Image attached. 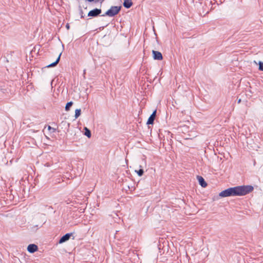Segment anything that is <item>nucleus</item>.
Segmentation results:
<instances>
[{
	"instance_id": "nucleus-1",
	"label": "nucleus",
	"mask_w": 263,
	"mask_h": 263,
	"mask_svg": "<svg viewBox=\"0 0 263 263\" xmlns=\"http://www.w3.org/2000/svg\"><path fill=\"white\" fill-rule=\"evenodd\" d=\"M253 190V187L251 185L237 186L222 191L219 193V196L221 197L243 196Z\"/></svg>"
},
{
	"instance_id": "nucleus-2",
	"label": "nucleus",
	"mask_w": 263,
	"mask_h": 263,
	"mask_svg": "<svg viewBox=\"0 0 263 263\" xmlns=\"http://www.w3.org/2000/svg\"><path fill=\"white\" fill-rule=\"evenodd\" d=\"M121 8V6H111L110 8L108 10L105 14L102 16H104L105 15L109 17H112L118 14Z\"/></svg>"
},
{
	"instance_id": "nucleus-3",
	"label": "nucleus",
	"mask_w": 263,
	"mask_h": 263,
	"mask_svg": "<svg viewBox=\"0 0 263 263\" xmlns=\"http://www.w3.org/2000/svg\"><path fill=\"white\" fill-rule=\"evenodd\" d=\"M101 13V10L100 9L96 8L93 10L90 11L88 13V16L96 17L98 16Z\"/></svg>"
},
{
	"instance_id": "nucleus-4",
	"label": "nucleus",
	"mask_w": 263,
	"mask_h": 263,
	"mask_svg": "<svg viewBox=\"0 0 263 263\" xmlns=\"http://www.w3.org/2000/svg\"><path fill=\"white\" fill-rule=\"evenodd\" d=\"M153 57L155 60H161L163 59L161 53L159 51L152 50Z\"/></svg>"
},
{
	"instance_id": "nucleus-5",
	"label": "nucleus",
	"mask_w": 263,
	"mask_h": 263,
	"mask_svg": "<svg viewBox=\"0 0 263 263\" xmlns=\"http://www.w3.org/2000/svg\"><path fill=\"white\" fill-rule=\"evenodd\" d=\"M37 246L34 244H30L27 247V250L29 252L33 253L37 250Z\"/></svg>"
},
{
	"instance_id": "nucleus-6",
	"label": "nucleus",
	"mask_w": 263,
	"mask_h": 263,
	"mask_svg": "<svg viewBox=\"0 0 263 263\" xmlns=\"http://www.w3.org/2000/svg\"><path fill=\"white\" fill-rule=\"evenodd\" d=\"M156 115V110H154L152 114L150 116L147 121V124H152L154 123V121L155 119Z\"/></svg>"
},
{
	"instance_id": "nucleus-7",
	"label": "nucleus",
	"mask_w": 263,
	"mask_h": 263,
	"mask_svg": "<svg viewBox=\"0 0 263 263\" xmlns=\"http://www.w3.org/2000/svg\"><path fill=\"white\" fill-rule=\"evenodd\" d=\"M71 235V234H69V233L66 234L65 235H64L63 236H62L61 238V239L59 240V243H62L67 241L69 239Z\"/></svg>"
},
{
	"instance_id": "nucleus-8",
	"label": "nucleus",
	"mask_w": 263,
	"mask_h": 263,
	"mask_svg": "<svg viewBox=\"0 0 263 263\" xmlns=\"http://www.w3.org/2000/svg\"><path fill=\"white\" fill-rule=\"evenodd\" d=\"M199 183L200 185L203 187H205L207 186V183L204 181V179L201 176H198L197 177Z\"/></svg>"
},
{
	"instance_id": "nucleus-9",
	"label": "nucleus",
	"mask_w": 263,
	"mask_h": 263,
	"mask_svg": "<svg viewBox=\"0 0 263 263\" xmlns=\"http://www.w3.org/2000/svg\"><path fill=\"white\" fill-rule=\"evenodd\" d=\"M133 5V2L131 0H124L123 6L126 8H129Z\"/></svg>"
},
{
	"instance_id": "nucleus-10",
	"label": "nucleus",
	"mask_w": 263,
	"mask_h": 263,
	"mask_svg": "<svg viewBox=\"0 0 263 263\" xmlns=\"http://www.w3.org/2000/svg\"><path fill=\"white\" fill-rule=\"evenodd\" d=\"M61 54H62V53H60L59 55V57H58V58H57V60L54 62H53V63L49 64V65H48L47 67H54L55 65H57L58 64V63H59V61H60Z\"/></svg>"
},
{
	"instance_id": "nucleus-11",
	"label": "nucleus",
	"mask_w": 263,
	"mask_h": 263,
	"mask_svg": "<svg viewBox=\"0 0 263 263\" xmlns=\"http://www.w3.org/2000/svg\"><path fill=\"white\" fill-rule=\"evenodd\" d=\"M85 133L84 135L87 136L88 138L91 137V132L90 130L87 127H84Z\"/></svg>"
},
{
	"instance_id": "nucleus-12",
	"label": "nucleus",
	"mask_w": 263,
	"mask_h": 263,
	"mask_svg": "<svg viewBox=\"0 0 263 263\" xmlns=\"http://www.w3.org/2000/svg\"><path fill=\"white\" fill-rule=\"evenodd\" d=\"M81 109H77L75 110V118H78L81 115Z\"/></svg>"
},
{
	"instance_id": "nucleus-13",
	"label": "nucleus",
	"mask_w": 263,
	"mask_h": 263,
	"mask_svg": "<svg viewBox=\"0 0 263 263\" xmlns=\"http://www.w3.org/2000/svg\"><path fill=\"white\" fill-rule=\"evenodd\" d=\"M72 104H73L72 102H68V103L66 104V106H65V110H66V111L69 110L70 107L72 106Z\"/></svg>"
},
{
	"instance_id": "nucleus-14",
	"label": "nucleus",
	"mask_w": 263,
	"mask_h": 263,
	"mask_svg": "<svg viewBox=\"0 0 263 263\" xmlns=\"http://www.w3.org/2000/svg\"><path fill=\"white\" fill-rule=\"evenodd\" d=\"M135 172H136L137 174H138V175L139 176H140V177L142 176L143 175V173H144V171H143V170L142 168H140L138 171L136 170Z\"/></svg>"
},
{
	"instance_id": "nucleus-15",
	"label": "nucleus",
	"mask_w": 263,
	"mask_h": 263,
	"mask_svg": "<svg viewBox=\"0 0 263 263\" xmlns=\"http://www.w3.org/2000/svg\"><path fill=\"white\" fill-rule=\"evenodd\" d=\"M259 70L263 71V62L259 61L258 63Z\"/></svg>"
},
{
	"instance_id": "nucleus-16",
	"label": "nucleus",
	"mask_w": 263,
	"mask_h": 263,
	"mask_svg": "<svg viewBox=\"0 0 263 263\" xmlns=\"http://www.w3.org/2000/svg\"><path fill=\"white\" fill-rule=\"evenodd\" d=\"M104 0H97L96 1V3H98V2H100L101 3H102Z\"/></svg>"
},
{
	"instance_id": "nucleus-17",
	"label": "nucleus",
	"mask_w": 263,
	"mask_h": 263,
	"mask_svg": "<svg viewBox=\"0 0 263 263\" xmlns=\"http://www.w3.org/2000/svg\"><path fill=\"white\" fill-rule=\"evenodd\" d=\"M66 28L67 29H69L70 26H69V24H67L66 25Z\"/></svg>"
},
{
	"instance_id": "nucleus-18",
	"label": "nucleus",
	"mask_w": 263,
	"mask_h": 263,
	"mask_svg": "<svg viewBox=\"0 0 263 263\" xmlns=\"http://www.w3.org/2000/svg\"><path fill=\"white\" fill-rule=\"evenodd\" d=\"M48 129L49 130V129H51V126H48Z\"/></svg>"
},
{
	"instance_id": "nucleus-19",
	"label": "nucleus",
	"mask_w": 263,
	"mask_h": 263,
	"mask_svg": "<svg viewBox=\"0 0 263 263\" xmlns=\"http://www.w3.org/2000/svg\"><path fill=\"white\" fill-rule=\"evenodd\" d=\"M240 101H241V100H240V99H239V100H238V103H240Z\"/></svg>"
},
{
	"instance_id": "nucleus-20",
	"label": "nucleus",
	"mask_w": 263,
	"mask_h": 263,
	"mask_svg": "<svg viewBox=\"0 0 263 263\" xmlns=\"http://www.w3.org/2000/svg\"><path fill=\"white\" fill-rule=\"evenodd\" d=\"M254 62L256 64H257V62H256V61H254Z\"/></svg>"
}]
</instances>
